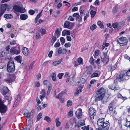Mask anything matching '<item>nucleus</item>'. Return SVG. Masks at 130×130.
Masks as SVG:
<instances>
[{
  "mask_svg": "<svg viewBox=\"0 0 130 130\" xmlns=\"http://www.w3.org/2000/svg\"><path fill=\"white\" fill-rule=\"evenodd\" d=\"M20 101H19L18 99H16L15 100V101L13 107L16 106L18 104L19 102Z\"/></svg>",
  "mask_w": 130,
  "mask_h": 130,
  "instance_id": "obj_47",
  "label": "nucleus"
},
{
  "mask_svg": "<svg viewBox=\"0 0 130 130\" xmlns=\"http://www.w3.org/2000/svg\"><path fill=\"white\" fill-rule=\"evenodd\" d=\"M73 112L72 111L70 110L68 112V115L71 117L73 116Z\"/></svg>",
  "mask_w": 130,
  "mask_h": 130,
  "instance_id": "obj_53",
  "label": "nucleus"
},
{
  "mask_svg": "<svg viewBox=\"0 0 130 130\" xmlns=\"http://www.w3.org/2000/svg\"><path fill=\"white\" fill-rule=\"evenodd\" d=\"M28 16L27 14H24L20 15V19L22 20H25L28 18Z\"/></svg>",
  "mask_w": 130,
  "mask_h": 130,
  "instance_id": "obj_18",
  "label": "nucleus"
},
{
  "mask_svg": "<svg viewBox=\"0 0 130 130\" xmlns=\"http://www.w3.org/2000/svg\"><path fill=\"white\" fill-rule=\"evenodd\" d=\"M36 107L37 110L39 111L41 110L42 108L41 106L39 104L37 105L36 106Z\"/></svg>",
  "mask_w": 130,
  "mask_h": 130,
  "instance_id": "obj_46",
  "label": "nucleus"
},
{
  "mask_svg": "<svg viewBox=\"0 0 130 130\" xmlns=\"http://www.w3.org/2000/svg\"><path fill=\"white\" fill-rule=\"evenodd\" d=\"M52 80L55 81L56 80V74L55 73H53L51 75Z\"/></svg>",
  "mask_w": 130,
  "mask_h": 130,
  "instance_id": "obj_30",
  "label": "nucleus"
},
{
  "mask_svg": "<svg viewBox=\"0 0 130 130\" xmlns=\"http://www.w3.org/2000/svg\"><path fill=\"white\" fill-rule=\"evenodd\" d=\"M3 91L2 94L4 95H5L8 93L9 90L8 88L6 87H4L2 89Z\"/></svg>",
  "mask_w": 130,
  "mask_h": 130,
  "instance_id": "obj_16",
  "label": "nucleus"
},
{
  "mask_svg": "<svg viewBox=\"0 0 130 130\" xmlns=\"http://www.w3.org/2000/svg\"><path fill=\"white\" fill-rule=\"evenodd\" d=\"M70 25V23L68 22H66L64 24V27L65 28H69V27Z\"/></svg>",
  "mask_w": 130,
  "mask_h": 130,
  "instance_id": "obj_29",
  "label": "nucleus"
},
{
  "mask_svg": "<svg viewBox=\"0 0 130 130\" xmlns=\"http://www.w3.org/2000/svg\"><path fill=\"white\" fill-rule=\"evenodd\" d=\"M117 41L120 45H121V44H125L127 43V40L126 38L122 37L118 38Z\"/></svg>",
  "mask_w": 130,
  "mask_h": 130,
  "instance_id": "obj_8",
  "label": "nucleus"
},
{
  "mask_svg": "<svg viewBox=\"0 0 130 130\" xmlns=\"http://www.w3.org/2000/svg\"><path fill=\"white\" fill-rule=\"evenodd\" d=\"M15 79V76L13 75H10L9 77L7 79L5 80L9 83H11L14 81Z\"/></svg>",
  "mask_w": 130,
  "mask_h": 130,
  "instance_id": "obj_13",
  "label": "nucleus"
},
{
  "mask_svg": "<svg viewBox=\"0 0 130 130\" xmlns=\"http://www.w3.org/2000/svg\"><path fill=\"white\" fill-rule=\"evenodd\" d=\"M4 17L7 19H11L12 18V16L11 14H5L4 15Z\"/></svg>",
  "mask_w": 130,
  "mask_h": 130,
  "instance_id": "obj_25",
  "label": "nucleus"
},
{
  "mask_svg": "<svg viewBox=\"0 0 130 130\" xmlns=\"http://www.w3.org/2000/svg\"><path fill=\"white\" fill-rule=\"evenodd\" d=\"M62 35L64 36L66 35H70V31L67 30H64L62 31Z\"/></svg>",
  "mask_w": 130,
  "mask_h": 130,
  "instance_id": "obj_17",
  "label": "nucleus"
},
{
  "mask_svg": "<svg viewBox=\"0 0 130 130\" xmlns=\"http://www.w3.org/2000/svg\"><path fill=\"white\" fill-rule=\"evenodd\" d=\"M117 67L116 64H111L110 65V67L111 68V70L112 71L114 70Z\"/></svg>",
  "mask_w": 130,
  "mask_h": 130,
  "instance_id": "obj_32",
  "label": "nucleus"
},
{
  "mask_svg": "<svg viewBox=\"0 0 130 130\" xmlns=\"http://www.w3.org/2000/svg\"><path fill=\"white\" fill-rule=\"evenodd\" d=\"M53 53V51H50L48 54V56L49 57L51 58L52 57V54Z\"/></svg>",
  "mask_w": 130,
  "mask_h": 130,
  "instance_id": "obj_63",
  "label": "nucleus"
},
{
  "mask_svg": "<svg viewBox=\"0 0 130 130\" xmlns=\"http://www.w3.org/2000/svg\"><path fill=\"white\" fill-rule=\"evenodd\" d=\"M62 60V58H61L58 61H55L53 63V64L54 66H56L60 64Z\"/></svg>",
  "mask_w": 130,
  "mask_h": 130,
  "instance_id": "obj_22",
  "label": "nucleus"
},
{
  "mask_svg": "<svg viewBox=\"0 0 130 130\" xmlns=\"http://www.w3.org/2000/svg\"><path fill=\"white\" fill-rule=\"evenodd\" d=\"M60 45V44L59 42H56L54 45L55 47H59Z\"/></svg>",
  "mask_w": 130,
  "mask_h": 130,
  "instance_id": "obj_58",
  "label": "nucleus"
},
{
  "mask_svg": "<svg viewBox=\"0 0 130 130\" xmlns=\"http://www.w3.org/2000/svg\"><path fill=\"white\" fill-rule=\"evenodd\" d=\"M42 11V10L37 15L36 17L35 18V22L36 23L37 22V20L39 19L40 16L41 15Z\"/></svg>",
  "mask_w": 130,
  "mask_h": 130,
  "instance_id": "obj_24",
  "label": "nucleus"
},
{
  "mask_svg": "<svg viewBox=\"0 0 130 130\" xmlns=\"http://www.w3.org/2000/svg\"><path fill=\"white\" fill-rule=\"evenodd\" d=\"M22 52L25 56H27L29 53L28 49L26 47H23L22 50Z\"/></svg>",
  "mask_w": 130,
  "mask_h": 130,
  "instance_id": "obj_14",
  "label": "nucleus"
},
{
  "mask_svg": "<svg viewBox=\"0 0 130 130\" xmlns=\"http://www.w3.org/2000/svg\"><path fill=\"white\" fill-rule=\"evenodd\" d=\"M105 93V90L104 88H100L96 92L95 101H97L102 100L104 97Z\"/></svg>",
  "mask_w": 130,
  "mask_h": 130,
  "instance_id": "obj_1",
  "label": "nucleus"
},
{
  "mask_svg": "<svg viewBox=\"0 0 130 130\" xmlns=\"http://www.w3.org/2000/svg\"><path fill=\"white\" fill-rule=\"evenodd\" d=\"M64 73H59L57 77L59 79H61L62 78V76L63 75Z\"/></svg>",
  "mask_w": 130,
  "mask_h": 130,
  "instance_id": "obj_44",
  "label": "nucleus"
},
{
  "mask_svg": "<svg viewBox=\"0 0 130 130\" xmlns=\"http://www.w3.org/2000/svg\"><path fill=\"white\" fill-rule=\"evenodd\" d=\"M57 37L56 36H54L52 37L51 40V42L53 44L56 41L57 39Z\"/></svg>",
  "mask_w": 130,
  "mask_h": 130,
  "instance_id": "obj_35",
  "label": "nucleus"
},
{
  "mask_svg": "<svg viewBox=\"0 0 130 130\" xmlns=\"http://www.w3.org/2000/svg\"><path fill=\"white\" fill-rule=\"evenodd\" d=\"M64 46L66 47H70L71 46L70 43H66L64 44Z\"/></svg>",
  "mask_w": 130,
  "mask_h": 130,
  "instance_id": "obj_64",
  "label": "nucleus"
},
{
  "mask_svg": "<svg viewBox=\"0 0 130 130\" xmlns=\"http://www.w3.org/2000/svg\"><path fill=\"white\" fill-rule=\"evenodd\" d=\"M42 114L41 113H40L37 117V121L40 120L42 117Z\"/></svg>",
  "mask_w": 130,
  "mask_h": 130,
  "instance_id": "obj_42",
  "label": "nucleus"
},
{
  "mask_svg": "<svg viewBox=\"0 0 130 130\" xmlns=\"http://www.w3.org/2000/svg\"><path fill=\"white\" fill-rule=\"evenodd\" d=\"M44 120H46L48 123L51 122V119L48 117L47 116L45 117Z\"/></svg>",
  "mask_w": 130,
  "mask_h": 130,
  "instance_id": "obj_33",
  "label": "nucleus"
},
{
  "mask_svg": "<svg viewBox=\"0 0 130 130\" xmlns=\"http://www.w3.org/2000/svg\"><path fill=\"white\" fill-rule=\"evenodd\" d=\"M96 13V12L95 11H93L92 10H91L90 12V14H91V18H93L95 16Z\"/></svg>",
  "mask_w": 130,
  "mask_h": 130,
  "instance_id": "obj_28",
  "label": "nucleus"
},
{
  "mask_svg": "<svg viewBox=\"0 0 130 130\" xmlns=\"http://www.w3.org/2000/svg\"><path fill=\"white\" fill-rule=\"evenodd\" d=\"M99 76V75L98 73H94L91 75V78H92L94 77H98Z\"/></svg>",
  "mask_w": 130,
  "mask_h": 130,
  "instance_id": "obj_36",
  "label": "nucleus"
},
{
  "mask_svg": "<svg viewBox=\"0 0 130 130\" xmlns=\"http://www.w3.org/2000/svg\"><path fill=\"white\" fill-rule=\"evenodd\" d=\"M125 71H123L121 72L118 77V80L119 82L122 83L128 79V78H126L127 77L126 74L125 75Z\"/></svg>",
  "mask_w": 130,
  "mask_h": 130,
  "instance_id": "obj_3",
  "label": "nucleus"
},
{
  "mask_svg": "<svg viewBox=\"0 0 130 130\" xmlns=\"http://www.w3.org/2000/svg\"><path fill=\"white\" fill-rule=\"evenodd\" d=\"M89 61L90 63L92 65H93L94 64V59L92 57H91L90 58V60H89Z\"/></svg>",
  "mask_w": 130,
  "mask_h": 130,
  "instance_id": "obj_41",
  "label": "nucleus"
},
{
  "mask_svg": "<svg viewBox=\"0 0 130 130\" xmlns=\"http://www.w3.org/2000/svg\"><path fill=\"white\" fill-rule=\"evenodd\" d=\"M40 85V83L39 82H37L35 83V87H38Z\"/></svg>",
  "mask_w": 130,
  "mask_h": 130,
  "instance_id": "obj_56",
  "label": "nucleus"
},
{
  "mask_svg": "<svg viewBox=\"0 0 130 130\" xmlns=\"http://www.w3.org/2000/svg\"><path fill=\"white\" fill-rule=\"evenodd\" d=\"M98 25L100 26V28H103L104 26L103 25L101 24V22L99 21L98 22Z\"/></svg>",
  "mask_w": 130,
  "mask_h": 130,
  "instance_id": "obj_48",
  "label": "nucleus"
},
{
  "mask_svg": "<svg viewBox=\"0 0 130 130\" xmlns=\"http://www.w3.org/2000/svg\"><path fill=\"white\" fill-rule=\"evenodd\" d=\"M72 102L71 100H68L67 103V106L68 107L71 106L72 105Z\"/></svg>",
  "mask_w": 130,
  "mask_h": 130,
  "instance_id": "obj_39",
  "label": "nucleus"
},
{
  "mask_svg": "<svg viewBox=\"0 0 130 130\" xmlns=\"http://www.w3.org/2000/svg\"><path fill=\"white\" fill-rule=\"evenodd\" d=\"M118 7L116 6L113 8L112 9V12L113 13H115L117 11Z\"/></svg>",
  "mask_w": 130,
  "mask_h": 130,
  "instance_id": "obj_45",
  "label": "nucleus"
},
{
  "mask_svg": "<svg viewBox=\"0 0 130 130\" xmlns=\"http://www.w3.org/2000/svg\"><path fill=\"white\" fill-rule=\"evenodd\" d=\"M126 124H125V126L127 127H129L130 126V121H128L127 119L126 120Z\"/></svg>",
  "mask_w": 130,
  "mask_h": 130,
  "instance_id": "obj_40",
  "label": "nucleus"
},
{
  "mask_svg": "<svg viewBox=\"0 0 130 130\" xmlns=\"http://www.w3.org/2000/svg\"><path fill=\"white\" fill-rule=\"evenodd\" d=\"M62 49L61 47H59L58 50V53L59 54H60L62 53Z\"/></svg>",
  "mask_w": 130,
  "mask_h": 130,
  "instance_id": "obj_59",
  "label": "nucleus"
},
{
  "mask_svg": "<svg viewBox=\"0 0 130 130\" xmlns=\"http://www.w3.org/2000/svg\"><path fill=\"white\" fill-rule=\"evenodd\" d=\"M11 47L10 46V45H8L5 48V49L6 51L7 52H9V50Z\"/></svg>",
  "mask_w": 130,
  "mask_h": 130,
  "instance_id": "obj_60",
  "label": "nucleus"
},
{
  "mask_svg": "<svg viewBox=\"0 0 130 130\" xmlns=\"http://www.w3.org/2000/svg\"><path fill=\"white\" fill-rule=\"evenodd\" d=\"M95 5H98L100 4L99 1L98 0H96L94 3Z\"/></svg>",
  "mask_w": 130,
  "mask_h": 130,
  "instance_id": "obj_61",
  "label": "nucleus"
},
{
  "mask_svg": "<svg viewBox=\"0 0 130 130\" xmlns=\"http://www.w3.org/2000/svg\"><path fill=\"white\" fill-rule=\"evenodd\" d=\"M118 25V23H115L112 24V26L113 27L115 28L117 27Z\"/></svg>",
  "mask_w": 130,
  "mask_h": 130,
  "instance_id": "obj_57",
  "label": "nucleus"
},
{
  "mask_svg": "<svg viewBox=\"0 0 130 130\" xmlns=\"http://www.w3.org/2000/svg\"><path fill=\"white\" fill-rule=\"evenodd\" d=\"M109 89L113 90L114 91L119 90L120 89V88L115 84L114 83L111 85L109 86Z\"/></svg>",
  "mask_w": 130,
  "mask_h": 130,
  "instance_id": "obj_10",
  "label": "nucleus"
},
{
  "mask_svg": "<svg viewBox=\"0 0 130 130\" xmlns=\"http://www.w3.org/2000/svg\"><path fill=\"white\" fill-rule=\"evenodd\" d=\"M60 42L62 45H63L65 42V39L63 37H61L60 39Z\"/></svg>",
  "mask_w": 130,
  "mask_h": 130,
  "instance_id": "obj_43",
  "label": "nucleus"
},
{
  "mask_svg": "<svg viewBox=\"0 0 130 130\" xmlns=\"http://www.w3.org/2000/svg\"><path fill=\"white\" fill-rule=\"evenodd\" d=\"M7 69V71L9 73H12L14 71L15 68L13 61L10 60L8 62Z\"/></svg>",
  "mask_w": 130,
  "mask_h": 130,
  "instance_id": "obj_2",
  "label": "nucleus"
},
{
  "mask_svg": "<svg viewBox=\"0 0 130 130\" xmlns=\"http://www.w3.org/2000/svg\"><path fill=\"white\" fill-rule=\"evenodd\" d=\"M96 24H94L90 26V29L91 30H93L95 29H96Z\"/></svg>",
  "mask_w": 130,
  "mask_h": 130,
  "instance_id": "obj_37",
  "label": "nucleus"
},
{
  "mask_svg": "<svg viewBox=\"0 0 130 130\" xmlns=\"http://www.w3.org/2000/svg\"><path fill=\"white\" fill-rule=\"evenodd\" d=\"M109 126V123L107 121L104 122L103 126L101 127L102 130H107L108 129Z\"/></svg>",
  "mask_w": 130,
  "mask_h": 130,
  "instance_id": "obj_12",
  "label": "nucleus"
},
{
  "mask_svg": "<svg viewBox=\"0 0 130 130\" xmlns=\"http://www.w3.org/2000/svg\"><path fill=\"white\" fill-rule=\"evenodd\" d=\"M86 82L85 79L83 78H81L80 80V83L82 84H84Z\"/></svg>",
  "mask_w": 130,
  "mask_h": 130,
  "instance_id": "obj_50",
  "label": "nucleus"
},
{
  "mask_svg": "<svg viewBox=\"0 0 130 130\" xmlns=\"http://www.w3.org/2000/svg\"><path fill=\"white\" fill-rule=\"evenodd\" d=\"M7 109V106L4 104L3 103L0 98V112L1 113H5Z\"/></svg>",
  "mask_w": 130,
  "mask_h": 130,
  "instance_id": "obj_4",
  "label": "nucleus"
},
{
  "mask_svg": "<svg viewBox=\"0 0 130 130\" xmlns=\"http://www.w3.org/2000/svg\"><path fill=\"white\" fill-rule=\"evenodd\" d=\"M52 86H49L48 87V90L47 93V95H48L50 94V92L52 90Z\"/></svg>",
  "mask_w": 130,
  "mask_h": 130,
  "instance_id": "obj_38",
  "label": "nucleus"
},
{
  "mask_svg": "<svg viewBox=\"0 0 130 130\" xmlns=\"http://www.w3.org/2000/svg\"><path fill=\"white\" fill-rule=\"evenodd\" d=\"M73 16L77 18H79V15L78 13H74L73 15Z\"/></svg>",
  "mask_w": 130,
  "mask_h": 130,
  "instance_id": "obj_52",
  "label": "nucleus"
},
{
  "mask_svg": "<svg viewBox=\"0 0 130 130\" xmlns=\"http://www.w3.org/2000/svg\"><path fill=\"white\" fill-rule=\"evenodd\" d=\"M43 84L44 85H46L48 87L52 86L50 82L47 80H44L43 82Z\"/></svg>",
  "mask_w": 130,
  "mask_h": 130,
  "instance_id": "obj_21",
  "label": "nucleus"
},
{
  "mask_svg": "<svg viewBox=\"0 0 130 130\" xmlns=\"http://www.w3.org/2000/svg\"><path fill=\"white\" fill-rule=\"evenodd\" d=\"M104 119L103 118L99 119L97 122V124L98 127L96 130H102L101 127L103 126V125L104 123Z\"/></svg>",
  "mask_w": 130,
  "mask_h": 130,
  "instance_id": "obj_7",
  "label": "nucleus"
},
{
  "mask_svg": "<svg viewBox=\"0 0 130 130\" xmlns=\"http://www.w3.org/2000/svg\"><path fill=\"white\" fill-rule=\"evenodd\" d=\"M29 12L30 15H32L35 12L32 10H30L29 11Z\"/></svg>",
  "mask_w": 130,
  "mask_h": 130,
  "instance_id": "obj_55",
  "label": "nucleus"
},
{
  "mask_svg": "<svg viewBox=\"0 0 130 130\" xmlns=\"http://www.w3.org/2000/svg\"><path fill=\"white\" fill-rule=\"evenodd\" d=\"M55 33V34L54 36H56L57 38H58L60 34V32L59 31L58 28H57L56 30Z\"/></svg>",
  "mask_w": 130,
  "mask_h": 130,
  "instance_id": "obj_26",
  "label": "nucleus"
},
{
  "mask_svg": "<svg viewBox=\"0 0 130 130\" xmlns=\"http://www.w3.org/2000/svg\"><path fill=\"white\" fill-rule=\"evenodd\" d=\"M56 126L57 127H58L60 124L61 123L59 121V119L58 118H56Z\"/></svg>",
  "mask_w": 130,
  "mask_h": 130,
  "instance_id": "obj_34",
  "label": "nucleus"
},
{
  "mask_svg": "<svg viewBox=\"0 0 130 130\" xmlns=\"http://www.w3.org/2000/svg\"><path fill=\"white\" fill-rule=\"evenodd\" d=\"M8 7V6L7 5L5 4H3L1 5V6L0 7V9L3 10L5 12Z\"/></svg>",
  "mask_w": 130,
  "mask_h": 130,
  "instance_id": "obj_15",
  "label": "nucleus"
},
{
  "mask_svg": "<svg viewBox=\"0 0 130 130\" xmlns=\"http://www.w3.org/2000/svg\"><path fill=\"white\" fill-rule=\"evenodd\" d=\"M5 97L6 99L8 100L9 103L8 104H9L10 103H11V101L12 99V97H9L7 95L5 96Z\"/></svg>",
  "mask_w": 130,
  "mask_h": 130,
  "instance_id": "obj_27",
  "label": "nucleus"
},
{
  "mask_svg": "<svg viewBox=\"0 0 130 130\" xmlns=\"http://www.w3.org/2000/svg\"><path fill=\"white\" fill-rule=\"evenodd\" d=\"M24 115L26 116V118L28 119H30L32 117V114L29 112H28L27 113H24Z\"/></svg>",
  "mask_w": 130,
  "mask_h": 130,
  "instance_id": "obj_23",
  "label": "nucleus"
},
{
  "mask_svg": "<svg viewBox=\"0 0 130 130\" xmlns=\"http://www.w3.org/2000/svg\"><path fill=\"white\" fill-rule=\"evenodd\" d=\"M83 61L82 58L81 57L79 58L78 59V61L79 63H81Z\"/></svg>",
  "mask_w": 130,
  "mask_h": 130,
  "instance_id": "obj_62",
  "label": "nucleus"
},
{
  "mask_svg": "<svg viewBox=\"0 0 130 130\" xmlns=\"http://www.w3.org/2000/svg\"><path fill=\"white\" fill-rule=\"evenodd\" d=\"M77 118L78 119L81 118L82 116V110L81 108H79L77 111H76L75 113Z\"/></svg>",
  "mask_w": 130,
  "mask_h": 130,
  "instance_id": "obj_11",
  "label": "nucleus"
},
{
  "mask_svg": "<svg viewBox=\"0 0 130 130\" xmlns=\"http://www.w3.org/2000/svg\"><path fill=\"white\" fill-rule=\"evenodd\" d=\"M96 111L95 109L93 108H90L89 109V115L90 119L92 120L94 119V117L96 115Z\"/></svg>",
  "mask_w": 130,
  "mask_h": 130,
  "instance_id": "obj_6",
  "label": "nucleus"
},
{
  "mask_svg": "<svg viewBox=\"0 0 130 130\" xmlns=\"http://www.w3.org/2000/svg\"><path fill=\"white\" fill-rule=\"evenodd\" d=\"M65 93L64 92H62L60 93H59L58 96H56L55 97L56 98H57L58 99H59L60 97H61L62 96L63 94H64Z\"/></svg>",
  "mask_w": 130,
  "mask_h": 130,
  "instance_id": "obj_31",
  "label": "nucleus"
},
{
  "mask_svg": "<svg viewBox=\"0 0 130 130\" xmlns=\"http://www.w3.org/2000/svg\"><path fill=\"white\" fill-rule=\"evenodd\" d=\"M13 9L15 11L21 13H24L26 11V10L24 8L17 5L14 6Z\"/></svg>",
  "mask_w": 130,
  "mask_h": 130,
  "instance_id": "obj_5",
  "label": "nucleus"
},
{
  "mask_svg": "<svg viewBox=\"0 0 130 130\" xmlns=\"http://www.w3.org/2000/svg\"><path fill=\"white\" fill-rule=\"evenodd\" d=\"M115 103L113 101H112L109 104V107H113L114 106L115 104Z\"/></svg>",
  "mask_w": 130,
  "mask_h": 130,
  "instance_id": "obj_49",
  "label": "nucleus"
},
{
  "mask_svg": "<svg viewBox=\"0 0 130 130\" xmlns=\"http://www.w3.org/2000/svg\"><path fill=\"white\" fill-rule=\"evenodd\" d=\"M89 125L87 126H85L84 127H82V128L83 129V130H89Z\"/></svg>",
  "mask_w": 130,
  "mask_h": 130,
  "instance_id": "obj_54",
  "label": "nucleus"
},
{
  "mask_svg": "<svg viewBox=\"0 0 130 130\" xmlns=\"http://www.w3.org/2000/svg\"><path fill=\"white\" fill-rule=\"evenodd\" d=\"M14 59L18 62L19 63H21L22 61V57L20 56H16Z\"/></svg>",
  "mask_w": 130,
  "mask_h": 130,
  "instance_id": "obj_19",
  "label": "nucleus"
},
{
  "mask_svg": "<svg viewBox=\"0 0 130 130\" xmlns=\"http://www.w3.org/2000/svg\"><path fill=\"white\" fill-rule=\"evenodd\" d=\"M81 121V122L76 125V127H77V128H79L81 126L85 125L84 121V120Z\"/></svg>",
  "mask_w": 130,
  "mask_h": 130,
  "instance_id": "obj_20",
  "label": "nucleus"
},
{
  "mask_svg": "<svg viewBox=\"0 0 130 130\" xmlns=\"http://www.w3.org/2000/svg\"><path fill=\"white\" fill-rule=\"evenodd\" d=\"M10 52L11 54V55H17L20 53V51L19 50L16 49L15 47H13L10 49Z\"/></svg>",
  "mask_w": 130,
  "mask_h": 130,
  "instance_id": "obj_9",
  "label": "nucleus"
},
{
  "mask_svg": "<svg viewBox=\"0 0 130 130\" xmlns=\"http://www.w3.org/2000/svg\"><path fill=\"white\" fill-rule=\"evenodd\" d=\"M118 97L119 98H122L123 100L125 99L126 98V97H123L122 95L120 93L118 94Z\"/></svg>",
  "mask_w": 130,
  "mask_h": 130,
  "instance_id": "obj_51",
  "label": "nucleus"
}]
</instances>
